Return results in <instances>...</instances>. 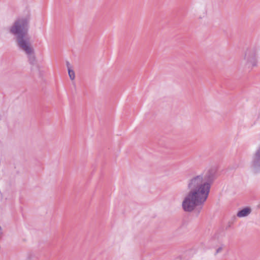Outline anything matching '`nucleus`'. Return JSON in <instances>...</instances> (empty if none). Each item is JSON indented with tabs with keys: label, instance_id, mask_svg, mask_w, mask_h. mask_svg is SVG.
<instances>
[{
	"label": "nucleus",
	"instance_id": "9",
	"mask_svg": "<svg viewBox=\"0 0 260 260\" xmlns=\"http://www.w3.org/2000/svg\"><path fill=\"white\" fill-rule=\"evenodd\" d=\"M221 247H219L218 248H217V249L216 250V253L219 252L221 250Z\"/></svg>",
	"mask_w": 260,
	"mask_h": 260
},
{
	"label": "nucleus",
	"instance_id": "1",
	"mask_svg": "<svg viewBox=\"0 0 260 260\" xmlns=\"http://www.w3.org/2000/svg\"><path fill=\"white\" fill-rule=\"evenodd\" d=\"M214 176L213 170H209L189 180L187 187L190 191L182 203L185 211L191 212L196 206L204 203L209 196Z\"/></svg>",
	"mask_w": 260,
	"mask_h": 260
},
{
	"label": "nucleus",
	"instance_id": "5",
	"mask_svg": "<svg viewBox=\"0 0 260 260\" xmlns=\"http://www.w3.org/2000/svg\"><path fill=\"white\" fill-rule=\"evenodd\" d=\"M252 166L255 172L260 171V146L256 150L253 158Z\"/></svg>",
	"mask_w": 260,
	"mask_h": 260
},
{
	"label": "nucleus",
	"instance_id": "7",
	"mask_svg": "<svg viewBox=\"0 0 260 260\" xmlns=\"http://www.w3.org/2000/svg\"><path fill=\"white\" fill-rule=\"evenodd\" d=\"M28 58L29 63L34 66L36 62V58L34 54V51L31 52L30 54H26Z\"/></svg>",
	"mask_w": 260,
	"mask_h": 260
},
{
	"label": "nucleus",
	"instance_id": "6",
	"mask_svg": "<svg viewBox=\"0 0 260 260\" xmlns=\"http://www.w3.org/2000/svg\"><path fill=\"white\" fill-rule=\"evenodd\" d=\"M251 209L249 207H245L240 210L237 213L239 217H244L248 216L251 213Z\"/></svg>",
	"mask_w": 260,
	"mask_h": 260
},
{
	"label": "nucleus",
	"instance_id": "8",
	"mask_svg": "<svg viewBox=\"0 0 260 260\" xmlns=\"http://www.w3.org/2000/svg\"><path fill=\"white\" fill-rule=\"evenodd\" d=\"M68 72L70 78L73 80L75 77L74 71L71 68H68Z\"/></svg>",
	"mask_w": 260,
	"mask_h": 260
},
{
	"label": "nucleus",
	"instance_id": "2",
	"mask_svg": "<svg viewBox=\"0 0 260 260\" xmlns=\"http://www.w3.org/2000/svg\"><path fill=\"white\" fill-rule=\"evenodd\" d=\"M30 20V18L29 15L17 18L9 27V32L15 38L27 36L29 28Z\"/></svg>",
	"mask_w": 260,
	"mask_h": 260
},
{
	"label": "nucleus",
	"instance_id": "3",
	"mask_svg": "<svg viewBox=\"0 0 260 260\" xmlns=\"http://www.w3.org/2000/svg\"><path fill=\"white\" fill-rule=\"evenodd\" d=\"M17 47L25 54H30L34 52V49L31 45L29 38L27 36H23L15 38Z\"/></svg>",
	"mask_w": 260,
	"mask_h": 260
},
{
	"label": "nucleus",
	"instance_id": "10",
	"mask_svg": "<svg viewBox=\"0 0 260 260\" xmlns=\"http://www.w3.org/2000/svg\"><path fill=\"white\" fill-rule=\"evenodd\" d=\"M66 63H67V67L68 69V68H71L70 64L69 61H67Z\"/></svg>",
	"mask_w": 260,
	"mask_h": 260
},
{
	"label": "nucleus",
	"instance_id": "4",
	"mask_svg": "<svg viewBox=\"0 0 260 260\" xmlns=\"http://www.w3.org/2000/svg\"><path fill=\"white\" fill-rule=\"evenodd\" d=\"M244 59L246 60V66L248 68H250L256 66L257 61L253 49L249 48L246 50Z\"/></svg>",
	"mask_w": 260,
	"mask_h": 260
}]
</instances>
